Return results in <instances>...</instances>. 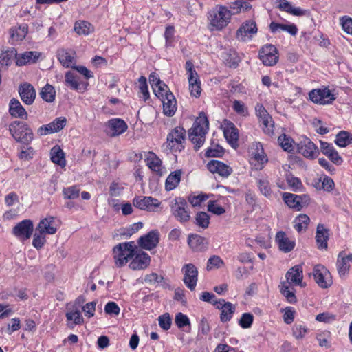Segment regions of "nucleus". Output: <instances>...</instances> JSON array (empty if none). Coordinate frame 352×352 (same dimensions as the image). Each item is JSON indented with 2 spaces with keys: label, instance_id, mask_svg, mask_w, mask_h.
Wrapping results in <instances>:
<instances>
[{
  "label": "nucleus",
  "instance_id": "1",
  "mask_svg": "<svg viewBox=\"0 0 352 352\" xmlns=\"http://www.w3.org/2000/svg\"><path fill=\"white\" fill-rule=\"evenodd\" d=\"M231 11L226 6L217 5L208 12L207 19L209 29L212 31H220L230 22Z\"/></svg>",
  "mask_w": 352,
  "mask_h": 352
},
{
  "label": "nucleus",
  "instance_id": "2",
  "mask_svg": "<svg viewBox=\"0 0 352 352\" xmlns=\"http://www.w3.org/2000/svg\"><path fill=\"white\" fill-rule=\"evenodd\" d=\"M208 129V120L204 113H201L189 130L188 136L195 148L197 151L204 144L205 135Z\"/></svg>",
  "mask_w": 352,
  "mask_h": 352
},
{
  "label": "nucleus",
  "instance_id": "3",
  "mask_svg": "<svg viewBox=\"0 0 352 352\" xmlns=\"http://www.w3.org/2000/svg\"><path fill=\"white\" fill-rule=\"evenodd\" d=\"M9 131L13 138L18 142L27 146L34 139L32 131L29 126L23 122L14 121L9 125Z\"/></svg>",
  "mask_w": 352,
  "mask_h": 352
},
{
  "label": "nucleus",
  "instance_id": "4",
  "mask_svg": "<svg viewBox=\"0 0 352 352\" xmlns=\"http://www.w3.org/2000/svg\"><path fill=\"white\" fill-rule=\"evenodd\" d=\"M134 242L119 243L113 248V258L116 265L118 267L124 265L135 255Z\"/></svg>",
  "mask_w": 352,
  "mask_h": 352
},
{
  "label": "nucleus",
  "instance_id": "5",
  "mask_svg": "<svg viewBox=\"0 0 352 352\" xmlns=\"http://www.w3.org/2000/svg\"><path fill=\"white\" fill-rule=\"evenodd\" d=\"M186 131L181 126H177L167 135L166 147L171 151H182L184 148Z\"/></svg>",
  "mask_w": 352,
  "mask_h": 352
},
{
  "label": "nucleus",
  "instance_id": "6",
  "mask_svg": "<svg viewBox=\"0 0 352 352\" xmlns=\"http://www.w3.org/2000/svg\"><path fill=\"white\" fill-rule=\"evenodd\" d=\"M309 98L312 102L320 105L332 104L336 99L332 91L326 87L312 89L309 93Z\"/></svg>",
  "mask_w": 352,
  "mask_h": 352
},
{
  "label": "nucleus",
  "instance_id": "7",
  "mask_svg": "<svg viewBox=\"0 0 352 352\" xmlns=\"http://www.w3.org/2000/svg\"><path fill=\"white\" fill-rule=\"evenodd\" d=\"M172 214L181 223H185L190 220V214L188 210V204L181 197L175 198L170 205Z\"/></svg>",
  "mask_w": 352,
  "mask_h": 352
},
{
  "label": "nucleus",
  "instance_id": "8",
  "mask_svg": "<svg viewBox=\"0 0 352 352\" xmlns=\"http://www.w3.org/2000/svg\"><path fill=\"white\" fill-rule=\"evenodd\" d=\"M185 68L188 76L190 94L197 98L200 96L201 90L199 75L195 69L194 65L191 60H188L186 62Z\"/></svg>",
  "mask_w": 352,
  "mask_h": 352
},
{
  "label": "nucleus",
  "instance_id": "9",
  "mask_svg": "<svg viewBox=\"0 0 352 352\" xmlns=\"http://www.w3.org/2000/svg\"><path fill=\"white\" fill-rule=\"evenodd\" d=\"M258 32V28L254 20H247L243 22L236 32L238 41L248 42L252 39Z\"/></svg>",
  "mask_w": 352,
  "mask_h": 352
},
{
  "label": "nucleus",
  "instance_id": "10",
  "mask_svg": "<svg viewBox=\"0 0 352 352\" xmlns=\"http://www.w3.org/2000/svg\"><path fill=\"white\" fill-rule=\"evenodd\" d=\"M133 204L137 208L148 212H157L161 202L155 198L147 196H136L133 199Z\"/></svg>",
  "mask_w": 352,
  "mask_h": 352
},
{
  "label": "nucleus",
  "instance_id": "11",
  "mask_svg": "<svg viewBox=\"0 0 352 352\" xmlns=\"http://www.w3.org/2000/svg\"><path fill=\"white\" fill-rule=\"evenodd\" d=\"M313 276L319 287L323 289L329 287L332 283V278L329 271L323 265H316L313 270Z\"/></svg>",
  "mask_w": 352,
  "mask_h": 352
},
{
  "label": "nucleus",
  "instance_id": "12",
  "mask_svg": "<svg viewBox=\"0 0 352 352\" xmlns=\"http://www.w3.org/2000/svg\"><path fill=\"white\" fill-rule=\"evenodd\" d=\"M259 58L266 66H273L278 60V50L273 45H265L259 51Z\"/></svg>",
  "mask_w": 352,
  "mask_h": 352
},
{
  "label": "nucleus",
  "instance_id": "13",
  "mask_svg": "<svg viewBox=\"0 0 352 352\" xmlns=\"http://www.w3.org/2000/svg\"><path fill=\"white\" fill-rule=\"evenodd\" d=\"M33 230L32 221L30 219H25L13 228L12 234L19 239L24 241L31 237Z\"/></svg>",
  "mask_w": 352,
  "mask_h": 352
},
{
  "label": "nucleus",
  "instance_id": "14",
  "mask_svg": "<svg viewBox=\"0 0 352 352\" xmlns=\"http://www.w3.org/2000/svg\"><path fill=\"white\" fill-rule=\"evenodd\" d=\"M297 148L299 153L308 159H315L319 155L318 147L308 138H304L298 143Z\"/></svg>",
  "mask_w": 352,
  "mask_h": 352
},
{
  "label": "nucleus",
  "instance_id": "15",
  "mask_svg": "<svg viewBox=\"0 0 352 352\" xmlns=\"http://www.w3.org/2000/svg\"><path fill=\"white\" fill-rule=\"evenodd\" d=\"M184 283L191 291H193L197 285L198 271L197 267L192 263L184 265Z\"/></svg>",
  "mask_w": 352,
  "mask_h": 352
},
{
  "label": "nucleus",
  "instance_id": "16",
  "mask_svg": "<svg viewBox=\"0 0 352 352\" xmlns=\"http://www.w3.org/2000/svg\"><path fill=\"white\" fill-rule=\"evenodd\" d=\"M159 241L160 233L157 230H153L142 236L138 240V244L143 249L151 250L157 245Z\"/></svg>",
  "mask_w": 352,
  "mask_h": 352
},
{
  "label": "nucleus",
  "instance_id": "17",
  "mask_svg": "<svg viewBox=\"0 0 352 352\" xmlns=\"http://www.w3.org/2000/svg\"><path fill=\"white\" fill-rule=\"evenodd\" d=\"M214 306L221 311L220 319L223 322L230 320L235 311V306L230 302H226L224 299L215 301Z\"/></svg>",
  "mask_w": 352,
  "mask_h": 352
},
{
  "label": "nucleus",
  "instance_id": "18",
  "mask_svg": "<svg viewBox=\"0 0 352 352\" xmlns=\"http://www.w3.org/2000/svg\"><path fill=\"white\" fill-rule=\"evenodd\" d=\"M351 263H352V254L346 255L344 252L339 253L336 267L340 277H345L349 274Z\"/></svg>",
  "mask_w": 352,
  "mask_h": 352
},
{
  "label": "nucleus",
  "instance_id": "19",
  "mask_svg": "<svg viewBox=\"0 0 352 352\" xmlns=\"http://www.w3.org/2000/svg\"><path fill=\"white\" fill-rule=\"evenodd\" d=\"M151 262L149 255L142 251L135 252L133 260L129 263V267L133 270H140L146 268Z\"/></svg>",
  "mask_w": 352,
  "mask_h": 352
},
{
  "label": "nucleus",
  "instance_id": "20",
  "mask_svg": "<svg viewBox=\"0 0 352 352\" xmlns=\"http://www.w3.org/2000/svg\"><path fill=\"white\" fill-rule=\"evenodd\" d=\"M107 128L109 135L116 137L124 133L127 130L128 126L123 120L113 118L108 121Z\"/></svg>",
  "mask_w": 352,
  "mask_h": 352
},
{
  "label": "nucleus",
  "instance_id": "21",
  "mask_svg": "<svg viewBox=\"0 0 352 352\" xmlns=\"http://www.w3.org/2000/svg\"><path fill=\"white\" fill-rule=\"evenodd\" d=\"M207 166L210 172L223 177H228L232 173V168L230 166L218 160L210 161Z\"/></svg>",
  "mask_w": 352,
  "mask_h": 352
},
{
  "label": "nucleus",
  "instance_id": "22",
  "mask_svg": "<svg viewBox=\"0 0 352 352\" xmlns=\"http://www.w3.org/2000/svg\"><path fill=\"white\" fill-rule=\"evenodd\" d=\"M275 241L277 243L279 249L285 253L289 252L294 250L296 245L294 241L289 239L286 234L283 231L276 233Z\"/></svg>",
  "mask_w": 352,
  "mask_h": 352
},
{
  "label": "nucleus",
  "instance_id": "23",
  "mask_svg": "<svg viewBox=\"0 0 352 352\" xmlns=\"http://www.w3.org/2000/svg\"><path fill=\"white\" fill-rule=\"evenodd\" d=\"M19 92L25 104L30 105L34 102L36 98V91L31 84L26 82L21 85Z\"/></svg>",
  "mask_w": 352,
  "mask_h": 352
},
{
  "label": "nucleus",
  "instance_id": "24",
  "mask_svg": "<svg viewBox=\"0 0 352 352\" xmlns=\"http://www.w3.org/2000/svg\"><path fill=\"white\" fill-rule=\"evenodd\" d=\"M65 316L69 322H72V326L74 324H81L84 322V319L78 307L75 305H67V312L65 314Z\"/></svg>",
  "mask_w": 352,
  "mask_h": 352
},
{
  "label": "nucleus",
  "instance_id": "25",
  "mask_svg": "<svg viewBox=\"0 0 352 352\" xmlns=\"http://www.w3.org/2000/svg\"><path fill=\"white\" fill-rule=\"evenodd\" d=\"M285 277L287 280V284L294 283L301 285L303 278L302 268L300 265H295L286 273Z\"/></svg>",
  "mask_w": 352,
  "mask_h": 352
},
{
  "label": "nucleus",
  "instance_id": "26",
  "mask_svg": "<svg viewBox=\"0 0 352 352\" xmlns=\"http://www.w3.org/2000/svg\"><path fill=\"white\" fill-rule=\"evenodd\" d=\"M54 218L53 217H46L40 221L36 230L40 233L46 234H54L56 232L57 228L54 226Z\"/></svg>",
  "mask_w": 352,
  "mask_h": 352
},
{
  "label": "nucleus",
  "instance_id": "27",
  "mask_svg": "<svg viewBox=\"0 0 352 352\" xmlns=\"http://www.w3.org/2000/svg\"><path fill=\"white\" fill-rule=\"evenodd\" d=\"M163 104V111L166 116H173L177 110V101L173 94L170 93L166 97L161 99Z\"/></svg>",
  "mask_w": 352,
  "mask_h": 352
},
{
  "label": "nucleus",
  "instance_id": "28",
  "mask_svg": "<svg viewBox=\"0 0 352 352\" xmlns=\"http://www.w3.org/2000/svg\"><path fill=\"white\" fill-rule=\"evenodd\" d=\"M9 113L14 118H28V113L21 102L15 98L11 99L9 103Z\"/></svg>",
  "mask_w": 352,
  "mask_h": 352
},
{
  "label": "nucleus",
  "instance_id": "29",
  "mask_svg": "<svg viewBox=\"0 0 352 352\" xmlns=\"http://www.w3.org/2000/svg\"><path fill=\"white\" fill-rule=\"evenodd\" d=\"M58 58L62 65L65 67H74L75 65V53L67 50L61 49L58 50Z\"/></svg>",
  "mask_w": 352,
  "mask_h": 352
},
{
  "label": "nucleus",
  "instance_id": "30",
  "mask_svg": "<svg viewBox=\"0 0 352 352\" xmlns=\"http://www.w3.org/2000/svg\"><path fill=\"white\" fill-rule=\"evenodd\" d=\"M147 166L159 175H162V162L153 152H149L146 159Z\"/></svg>",
  "mask_w": 352,
  "mask_h": 352
},
{
  "label": "nucleus",
  "instance_id": "31",
  "mask_svg": "<svg viewBox=\"0 0 352 352\" xmlns=\"http://www.w3.org/2000/svg\"><path fill=\"white\" fill-rule=\"evenodd\" d=\"M329 230L323 224H318L316 230V239L319 249L327 248V241L329 239Z\"/></svg>",
  "mask_w": 352,
  "mask_h": 352
},
{
  "label": "nucleus",
  "instance_id": "32",
  "mask_svg": "<svg viewBox=\"0 0 352 352\" xmlns=\"http://www.w3.org/2000/svg\"><path fill=\"white\" fill-rule=\"evenodd\" d=\"M223 133L227 141L234 146L239 140V132L234 124L232 122L225 124Z\"/></svg>",
  "mask_w": 352,
  "mask_h": 352
},
{
  "label": "nucleus",
  "instance_id": "33",
  "mask_svg": "<svg viewBox=\"0 0 352 352\" xmlns=\"http://www.w3.org/2000/svg\"><path fill=\"white\" fill-rule=\"evenodd\" d=\"M28 32V25L21 24L18 27H13L10 30V38L12 42H19L23 41Z\"/></svg>",
  "mask_w": 352,
  "mask_h": 352
},
{
  "label": "nucleus",
  "instance_id": "34",
  "mask_svg": "<svg viewBox=\"0 0 352 352\" xmlns=\"http://www.w3.org/2000/svg\"><path fill=\"white\" fill-rule=\"evenodd\" d=\"M38 58L36 52H25L16 56V64L18 66H23L28 63H35Z\"/></svg>",
  "mask_w": 352,
  "mask_h": 352
},
{
  "label": "nucleus",
  "instance_id": "35",
  "mask_svg": "<svg viewBox=\"0 0 352 352\" xmlns=\"http://www.w3.org/2000/svg\"><path fill=\"white\" fill-rule=\"evenodd\" d=\"M283 199L285 204L291 208L300 211L302 206L301 204L302 197L291 193H284Z\"/></svg>",
  "mask_w": 352,
  "mask_h": 352
},
{
  "label": "nucleus",
  "instance_id": "36",
  "mask_svg": "<svg viewBox=\"0 0 352 352\" xmlns=\"http://www.w3.org/2000/svg\"><path fill=\"white\" fill-rule=\"evenodd\" d=\"M182 170H177L172 172L166 178L165 188L168 191L174 190L179 184L182 177Z\"/></svg>",
  "mask_w": 352,
  "mask_h": 352
},
{
  "label": "nucleus",
  "instance_id": "37",
  "mask_svg": "<svg viewBox=\"0 0 352 352\" xmlns=\"http://www.w3.org/2000/svg\"><path fill=\"white\" fill-rule=\"evenodd\" d=\"M270 29L273 33H275L280 30L282 31L289 33L292 36H295L298 32V28L294 24H282L275 22H272L270 24Z\"/></svg>",
  "mask_w": 352,
  "mask_h": 352
},
{
  "label": "nucleus",
  "instance_id": "38",
  "mask_svg": "<svg viewBox=\"0 0 352 352\" xmlns=\"http://www.w3.org/2000/svg\"><path fill=\"white\" fill-rule=\"evenodd\" d=\"M189 246L195 251H201L206 248V239L197 234H192L188 236Z\"/></svg>",
  "mask_w": 352,
  "mask_h": 352
},
{
  "label": "nucleus",
  "instance_id": "39",
  "mask_svg": "<svg viewBox=\"0 0 352 352\" xmlns=\"http://www.w3.org/2000/svg\"><path fill=\"white\" fill-rule=\"evenodd\" d=\"M65 78V83L67 87L76 91L80 89L81 83L79 77L74 72L68 71L66 72Z\"/></svg>",
  "mask_w": 352,
  "mask_h": 352
},
{
  "label": "nucleus",
  "instance_id": "40",
  "mask_svg": "<svg viewBox=\"0 0 352 352\" xmlns=\"http://www.w3.org/2000/svg\"><path fill=\"white\" fill-rule=\"evenodd\" d=\"M310 222L309 217L305 214H300L294 221V228L298 232H305Z\"/></svg>",
  "mask_w": 352,
  "mask_h": 352
},
{
  "label": "nucleus",
  "instance_id": "41",
  "mask_svg": "<svg viewBox=\"0 0 352 352\" xmlns=\"http://www.w3.org/2000/svg\"><path fill=\"white\" fill-rule=\"evenodd\" d=\"M74 31L78 35H88L94 31V27L91 24L85 21H78L74 24Z\"/></svg>",
  "mask_w": 352,
  "mask_h": 352
},
{
  "label": "nucleus",
  "instance_id": "42",
  "mask_svg": "<svg viewBox=\"0 0 352 352\" xmlns=\"http://www.w3.org/2000/svg\"><path fill=\"white\" fill-rule=\"evenodd\" d=\"M50 154L51 160L54 163L57 164L61 167L65 166V154L59 146H54L51 150Z\"/></svg>",
  "mask_w": 352,
  "mask_h": 352
},
{
  "label": "nucleus",
  "instance_id": "43",
  "mask_svg": "<svg viewBox=\"0 0 352 352\" xmlns=\"http://www.w3.org/2000/svg\"><path fill=\"white\" fill-rule=\"evenodd\" d=\"M267 162L268 158L265 152L263 153H252V155H251L250 163L256 170H262L264 164Z\"/></svg>",
  "mask_w": 352,
  "mask_h": 352
},
{
  "label": "nucleus",
  "instance_id": "44",
  "mask_svg": "<svg viewBox=\"0 0 352 352\" xmlns=\"http://www.w3.org/2000/svg\"><path fill=\"white\" fill-rule=\"evenodd\" d=\"M335 142L340 147H345L352 144V134L346 131H341L337 134Z\"/></svg>",
  "mask_w": 352,
  "mask_h": 352
},
{
  "label": "nucleus",
  "instance_id": "45",
  "mask_svg": "<svg viewBox=\"0 0 352 352\" xmlns=\"http://www.w3.org/2000/svg\"><path fill=\"white\" fill-rule=\"evenodd\" d=\"M257 186L261 193L267 198L272 197V190L270 182L267 178H260L257 179Z\"/></svg>",
  "mask_w": 352,
  "mask_h": 352
},
{
  "label": "nucleus",
  "instance_id": "46",
  "mask_svg": "<svg viewBox=\"0 0 352 352\" xmlns=\"http://www.w3.org/2000/svg\"><path fill=\"white\" fill-rule=\"evenodd\" d=\"M278 142L284 151L289 153L294 151V141L289 136H287L285 134H282L278 137Z\"/></svg>",
  "mask_w": 352,
  "mask_h": 352
},
{
  "label": "nucleus",
  "instance_id": "47",
  "mask_svg": "<svg viewBox=\"0 0 352 352\" xmlns=\"http://www.w3.org/2000/svg\"><path fill=\"white\" fill-rule=\"evenodd\" d=\"M16 50L14 48L3 52L0 54V63L5 67L10 66L12 63L14 57L16 58Z\"/></svg>",
  "mask_w": 352,
  "mask_h": 352
},
{
  "label": "nucleus",
  "instance_id": "48",
  "mask_svg": "<svg viewBox=\"0 0 352 352\" xmlns=\"http://www.w3.org/2000/svg\"><path fill=\"white\" fill-rule=\"evenodd\" d=\"M41 97L47 102H52L55 99L56 91L52 85L47 84L40 93Z\"/></svg>",
  "mask_w": 352,
  "mask_h": 352
},
{
  "label": "nucleus",
  "instance_id": "49",
  "mask_svg": "<svg viewBox=\"0 0 352 352\" xmlns=\"http://www.w3.org/2000/svg\"><path fill=\"white\" fill-rule=\"evenodd\" d=\"M280 292L286 298L287 300L290 303L296 302V297L294 292L290 289V286L286 283H282L280 286Z\"/></svg>",
  "mask_w": 352,
  "mask_h": 352
},
{
  "label": "nucleus",
  "instance_id": "50",
  "mask_svg": "<svg viewBox=\"0 0 352 352\" xmlns=\"http://www.w3.org/2000/svg\"><path fill=\"white\" fill-rule=\"evenodd\" d=\"M252 6L250 4L243 0H237L232 2L230 5V9L233 10V14L239 13L240 12L249 10Z\"/></svg>",
  "mask_w": 352,
  "mask_h": 352
},
{
  "label": "nucleus",
  "instance_id": "51",
  "mask_svg": "<svg viewBox=\"0 0 352 352\" xmlns=\"http://www.w3.org/2000/svg\"><path fill=\"white\" fill-rule=\"evenodd\" d=\"M80 188L77 186H72L63 188V194L65 199H75L79 197Z\"/></svg>",
  "mask_w": 352,
  "mask_h": 352
},
{
  "label": "nucleus",
  "instance_id": "52",
  "mask_svg": "<svg viewBox=\"0 0 352 352\" xmlns=\"http://www.w3.org/2000/svg\"><path fill=\"white\" fill-rule=\"evenodd\" d=\"M224 60L230 67H236L239 62L236 52L232 50L225 53Z\"/></svg>",
  "mask_w": 352,
  "mask_h": 352
},
{
  "label": "nucleus",
  "instance_id": "53",
  "mask_svg": "<svg viewBox=\"0 0 352 352\" xmlns=\"http://www.w3.org/2000/svg\"><path fill=\"white\" fill-rule=\"evenodd\" d=\"M153 90L155 95L160 100L168 96V94L171 93L168 89V86L164 82H162L161 84L154 87Z\"/></svg>",
  "mask_w": 352,
  "mask_h": 352
},
{
  "label": "nucleus",
  "instance_id": "54",
  "mask_svg": "<svg viewBox=\"0 0 352 352\" xmlns=\"http://www.w3.org/2000/svg\"><path fill=\"white\" fill-rule=\"evenodd\" d=\"M196 223L199 227L206 229L210 223V217L205 212H199L196 215Z\"/></svg>",
  "mask_w": 352,
  "mask_h": 352
},
{
  "label": "nucleus",
  "instance_id": "55",
  "mask_svg": "<svg viewBox=\"0 0 352 352\" xmlns=\"http://www.w3.org/2000/svg\"><path fill=\"white\" fill-rule=\"evenodd\" d=\"M67 123V119L65 117H59L56 118L53 122L49 124L52 127L54 133L58 132L63 129Z\"/></svg>",
  "mask_w": 352,
  "mask_h": 352
},
{
  "label": "nucleus",
  "instance_id": "56",
  "mask_svg": "<svg viewBox=\"0 0 352 352\" xmlns=\"http://www.w3.org/2000/svg\"><path fill=\"white\" fill-rule=\"evenodd\" d=\"M207 207L209 212L217 215H221L226 212L225 208L217 204L216 201H209Z\"/></svg>",
  "mask_w": 352,
  "mask_h": 352
},
{
  "label": "nucleus",
  "instance_id": "57",
  "mask_svg": "<svg viewBox=\"0 0 352 352\" xmlns=\"http://www.w3.org/2000/svg\"><path fill=\"white\" fill-rule=\"evenodd\" d=\"M175 322L179 329L190 325V324L188 317L181 312L176 314Z\"/></svg>",
  "mask_w": 352,
  "mask_h": 352
},
{
  "label": "nucleus",
  "instance_id": "58",
  "mask_svg": "<svg viewBox=\"0 0 352 352\" xmlns=\"http://www.w3.org/2000/svg\"><path fill=\"white\" fill-rule=\"evenodd\" d=\"M232 109L233 110L239 115H242L243 116H248V109L245 107V104L240 100H234L232 103Z\"/></svg>",
  "mask_w": 352,
  "mask_h": 352
},
{
  "label": "nucleus",
  "instance_id": "59",
  "mask_svg": "<svg viewBox=\"0 0 352 352\" xmlns=\"http://www.w3.org/2000/svg\"><path fill=\"white\" fill-rule=\"evenodd\" d=\"M139 89L143 96L144 99L146 100L149 98V92L146 78L144 76H140L138 79Z\"/></svg>",
  "mask_w": 352,
  "mask_h": 352
},
{
  "label": "nucleus",
  "instance_id": "60",
  "mask_svg": "<svg viewBox=\"0 0 352 352\" xmlns=\"http://www.w3.org/2000/svg\"><path fill=\"white\" fill-rule=\"evenodd\" d=\"M253 319L254 317L252 314L250 313H244L240 318L239 324L244 329L249 328L253 322Z\"/></svg>",
  "mask_w": 352,
  "mask_h": 352
},
{
  "label": "nucleus",
  "instance_id": "61",
  "mask_svg": "<svg viewBox=\"0 0 352 352\" xmlns=\"http://www.w3.org/2000/svg\"><path fill=\"white\" fill-rule=\"evenodd\" d=\"M208 198L206 194H199L197 195H190L188 197V201L192 206H199L201 204Z\"/></svg>",
  "mask_w": 352,
  "mask_h": 352
},
{
  "label": "nucleus",
  "instance_id": "62",
  "mask_svg": "<svg viewBox=\"0 0 352 352\" xmlns=\"http://www.w3.org/2000/svg\"><path fill=\"white\" fill-rule=\"evenodd\" d=\"M159 324L164 330H168L171 326V318L169 314L166 313L159 317Z\"/></svg>",
  "mask_w": 352,
  "mask_h": 352
},
{
  "label": "nucleus",
  "instance_id": "63",
  "mask_svg": "<svg viewBox=\"0 0 352 352\" xmlns=\"http://www.w3.org/2000/svg\"><path fill=\"white\" fill-rule=\"evenodd\" d=\"M308 329L302 324H295L293 327V335L296 339H300L305 337L307 333Z\"/></svg>",
  "mask_w": 352,
  "mask_h": 352
},
{
  "label": "nucleus",
  "instance_id": "64",
  "mask_svg": "<svg viewBox=\"0 0 352 352\" xmlns=\"http://www.w3.org/2000/svg\"><path fill=\"white\" fill-rule=\"evenodd\" d=\"M341 23L343 30L349 34H352V18L343 16L341 19Z\"/></svg>",
  "mask_w": 352,
  "mask_h": 352
}]
</instances>
